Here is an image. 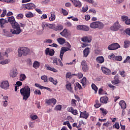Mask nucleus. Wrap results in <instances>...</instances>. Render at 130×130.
Segmentation results:
<instances>
[{"mask_svg":"<svg viewBox=\"0 0 130 130\" xmlns=\"http://www.w3.org/2000/svg\"><path fill=\"white\" fill-rule=\"evenodd\" d=\"M129 43H130V42L129 41H125L124 42V47L125 48H127V47H128V46H129Z\"/></svg>","mask_w":130,"mask_h":130,"instance_id":"obj_42","label":"nucleus"},{"mask_svg":"<svg viewBox=\"0 0 130 130\" xmlns=\"http://www.w3.org/2000/svg\"><path fill=\"white\" fill-rule=\"evenodd\" d=\"M45 103L48 105H55L56 104V100L55 99H51L49 100H46Z\"/></svg>","mask_w":130,"mask_h":130,"instance_id":"obj_12","label":"nucleus"},{"mask_svg":"<svg viewBox=\"0 0 130 130\" xmlns=\"http://www.w3.org/2000/svg\"><path fill=\"white\" fill-rule=\"evenodd\" d=\"M71 113H72V114L74 115H77V114H78V110L76 109L74 110L73 109V110H72V112H71Z\"/></svg>","mask_w":130,"mask_h":130,"instance_id":"obj_61","label":"nucleus"},{"mask_svg":"<svg viewBox=\"0 0 130 130\" xmlns=\"http://www.w3.org/2000/svg\"><path fill=\"white\" fill-rule=\"evenodd\" d=\"M81 68L84 73H87L89 71V66L87 63V61L85 60H82L81 63Z\"/></svg>","mask_w":130,"mask_h":130,"instance_id":"obj_4","label":"nucleus"},{"mask_svg":"<svg viewBox=\"0 0 130 130\" xmlns=\"http://www.w3.org/2000/svg\"><path fill=\"white\" fill-rule=\"evenodd\" d=\"M114 60H116V61H121L122 60V56H116L114 57Z\"/></svg>","mask_w":130,"mask_h":130,"instance_id":"obj_38","label":"nucleus"},{"mask_svg":"<svg viewBox=\"0 0 130 130\" xmlns=\"http://www.w3.org/2000/svg\"><path fill=\"white\" fill-rule=\"evenodd\" d=\"M34 94L36 95H41V91L39 89H36L34 91Z\"/></svg>","mask_w":130,"mask_h":130,"instance_id":"obj_53","label":"nucleus"},{"mask_svg":"<svg viewBox=\"0 0 130 130\" xmlns=\"http://www.w3.org/2000/svg\"><path fill=\"white\" fill-rule=\"evenodd\" d=\"M77 30H80L81 31H85L88 32L90 30V27L85 25H78L77 26Z\"/></svg>","mask_w":130,"mask_h":130,"instance_id":"obj_6","label":"nucleus"},{"mask_svg":"<svg viewBox=\"0 0 130 130\" xmlns=\"http://www.w3.org/2000/svg\"><path fill=\"white\" fill-rule=\"evenodd\" d=\"M91 88L92 90H94L95 94L97 93V91H98V87H97V86L95 85V84L92 83L91 84Z\"/></svg>","mask_w":130,"mask_h":130,"instance_id":"obj_33","label":"nucleus"},{"mask_svg":"<svg viewBox=\"0 0 130 130\" xmlns=\"http://www.w3.org/2000/svg\"><path fill=\"white\" fill-rule=\"evenodd\" d=\"M23 6L24 7V9L26 10H33L36 8V6L33 3H27L26 4H23Z\"/></svg>","mask_w":130,"mask_h":130,"instance_id":"obj_10","label":"nucleus"},{"mask_svg":"<svg viewBox=\"0 0 130 130\" xmlns=\"http://www.w3.org/2000/svg\"><path fill=\"white\" fill-rule=\"evenodd\" d=\"M12 27L13 29L10 30V32L12 34H16V35H19V34L23 32V30L21 29V26H20V24H19L18 22H15V23H13L12 25Z\"/></svg>","mask_w":130,"mask_h":130,"instance_id":"obj_2","label":"nucleus"},{"mask_svg":"<svg viewBox=\"0 0 130 130\" xmlns=\"http://www.w3.org/2000/svg\"><path fill=\"white\" fill-rule=\"evenodd\" d=\"M87 81V79L86 77H83L81 80V83L82 84V86H85L86 85V82Z\"/></svg>","mask_w":130,"mask_h":130,"instance_id":"obj_46","label":"nucleus"},{"mask_svg":"<svg viewBox=\"0 0 130 130\" xmlns=\"http://www.w3.org/2000/svg\"><path fill=\"white\" fill-rule=\"evenodd\" d=\"M41 80L44 81V83H47L48 82V79H47V76L46 75H44L41 77Z\"/></svg>","mask_w":130,"mask_h":130,"instance_id":"obj_40","label":"nucleus"},{"mask_svg":"<svg viewBox=\"0 0 130 130\" xmlns=\"http://www.w3.org/2000/svg\"><path fill=\"white\" fill-rule=\"evenodd\" d=\"M7 15V10L6 9H3V12L2 14L1 15V18H4Z\"/></svg>","mask_w":130,"mask_h":130,"instance_id":"obj_50","label":"nucleus"},{"mask_svg":"<svg viewBox=\"0 0 130 130\" xmlns=\"http://www.w3.org/2000/svg\"><path fill=\"white\" fill-rule=\"evenodd\" d=\"M9 75L11 78H16L18 75V71L16 69H12L10 71Z\"/></svg>","mask_w":130,"mask_h":130,"instance_id":"obj_13","label":"nucleus"},{"mask_svg":"<svg viewBox=\"0 0 130 130\" xmlns=\"http://www.w3.org/2000/svg\"><path fill=\"white\" fill-rule=\"evenodd\" d=\"M88 9H89V7H88V6H86L85 7H83L82 8L83 13H86V12L88 11Z\"/></svg>","mask_w":130,"mask_h":130,"instance_id":"obj_58","label":"nucleus"},{"mask_svg":"<svg viewBox=\"0 0 130 130\" xmlns=\"http://www.w3.org/2000/svg\"><path fill=\"white\" fill-rule=\"evenodd\" d=\"M108 101V96L105 95L104 97H102L100 98V102L101 103H104V104H107V102Z\"/></svg>","mask_w":130,"mask_h":130,"instance_id":"obj_22","label":"nucleus"},{"mask_svg":"<svg viewBox=\"0 0 130 130\" xmlns=\"http://www.w3.org/2000/svg\"><path fill=\"white\" fill-rule=\"evenodd\" d=\"M50 51V49H49V48H47L45 50L46 55H48Z\"/></svg>","mask_w":130,"mask_h":130,"instance_id":"obj_60","label":"nucleus"},{"mask_svg":"<svg viewBox=\"0 0 130 130\" xmlns=\"http://www.w3.org/2000/svg\"><path fill=\"white\" fill-rule=\"evenodd\" d=\"M90 48L87 47L86 48H85L84 50H83V57H87V56H88V55H89V53H90Z\"/></svg>","mask_w":130,"mask_h":130,"instance_id":"obj_23","label":"nucleus"},{"mask_svg":"<svg viewBox=\"0 0 130 130\" xmlns=\"http://www.w3.org/2000/svg\"><path fill=\"white\" fill-rule=\"evenodd\" d=\"M60 35H61L63 37H68L70 35V31L65 28L62 32H60Z\"/></svg>","mask_w":130,"mask_h":130,"instance_id":"obj_17","label":"nucleus"},{"mask_svg":"<svg viewBox=\"0 0 130 130\" xmlns=\"http://www.w3.org/2000/svg\"><path fill=\"white\" fill-rule=\"evenodd\" d=\"M31 119H32V120H36V119H37L38 118V116L36 115H31L30 116Z\"/></svg>","mask_w":130,"mask_h":130,"instance_id":"obj_57","label":"nucleus"},{"mask_svg":"<svg viewBox=\"0 0 130 130\" xmlns=\"http://www.w3.org/2000/svg\"><path fill=\"white\" fill-rule=\"evenodd\" d=\"M62 10V13L63 14L64 16H68L69 13L68 12V11H67V10L63 9H61Z\"/></svg>","mask_w":130,"mask_h":130,"instance_id":"obj_55","label":"nucleus"},{"mask_svg":"<svg viewBox=\"0 0 130 130\" xmlns=\"http://www.w3.org/2000/svg\"><path fill=\"white\" fill-rule=\"evenodd\" d=\"M56 110H61V105H58L55 107Z\"/></svg>","mask_w":130,"mask_h":130,"instance_id":"obj_63","label":"nucleus"},{"mask_svg":"<svg viewBox=\"0 0 130 130\" xmlns=\"http://www.w3.org/2000/svg\"><path fill=\"white\" fill-rule=\"evenodd\" d=\"M125 32L127 35H128L130 36V28H127L126 30H125Z\"/></svg>","mask_w":130,"mask_h":130,"instance_id":"obj_64","label":"nucleus"},{"mask_svg":"<svg viewBox=\"0 0 130 130\" xmlns=\"http://www.w3.org/2000/svg\"><path fill=\"white\" fill-rule=\"evenodd\" d=\"M44 43H52V41L51 39H46L44 41Z\"/></svg>","mask_w":130,"mask_h":130,"instance_id":"obj_59","label":"nucleus"},{"mask_svg":"<svg viewBox=\"0 0 130 130\" xmlns=\"http://www.w3.org/2000/svg\"><path fill=\"white\" fill-rule=\"evenodd\" d=\"M113 127H115V128H117V129H119L120 127L119 123L116 122L115 124L113 125Z\"/></svg>","mask_w":130,"mask_h":130,"instance_id":"obj_48","label":"nucleus"},{"mask_svg":"<svg viewBox=\"0 0 130 130\" xmlns=\"http://www.w3.org/2000/svg\"><path fill=\"white\" fill-rule=\"evenodd\" d=\"M77 77L78 79H82V78H83V73L81 72L78 73L77 74Z\"/></svg>","mask_w":130,"mask_h":130,"instance_id":"obj_62","label":"nucleus"},{"mask_svg":"<svg viewBox=\"0 0 130 130\" xmlns=\"http://www.w3.org/2000/svg\"><path fill=\"white\" fill-rule=\"evenodd\" d=\"M120 106L123 110H124L126 108V104L124 101H120L119 103Z\"/></svg>","mask_w":130,"mask_h":130,"instance_id":"obj_26","label":"nucleus"},{"mask_svg":"<svg viewBox=\"0 0 130 130\" xmlns=\"http://www.w3.org/2000/svg\"><path fill=\"white\" fill-rule=\"evenodd\" d=\"M8 21L10 23L12 26H13V24H15V23H17L15 20V17L14 16H11L8 17Z\"/></svg>","mask_w":130,"mask_h":130,"instance_id":"obj_24","label":"nucleus"},{"mask_svg":"<svg viewBox=\"0 0 130 130\" xmlns=\"http://www.w3.org/2000/svg\"><path fill=\"white\" fill-rule=\"evenodd\" d=\"M72 2L75 7L77 8H81L82 7V3L81 2L77 0H72Z\"/></svg>","mask_w":130,"mask_h":130,"instance_id":"obj_19","label":"nucleus"},{"mask_svg":"<svg viewBox=\"0 0 130 130\" xmlns=\"http://www.w3.org/2000/svg\"><path fill=\"white\" fill-rule=\"evenodd\" d=\"M28 126L29 127L33 128L35 126V124H34V122H29Z\"/></svg>","mask_w":130,"mask_h":130,"instance_id":"obj_54","label":"nucleus"},{"mask_svg":"<svg viewBox=\"0 0 130 130\" xmlns=\"http://www.w3.org/2000/svg\"><path fill=\"white\" fill-rule=\"evenodd\" d=\"M0 86L2 89H5V90H8V89H9V87H10V84L9 83V81L7 80L3 81L1 83Z\"/></svg>","mask_w":130,"mask_h":130,"instance_id":"obj_9","label":"nucleus"},{"mask_svg":"<svg viewBox=\"0 0 130 130\" xmlns=\"http://www.w3.org/2000/svg\"><path fill=\"white\" fill-rule=\"evenodd\" d=\"M18 56H19V57H21L22 55L26 56L27 54H29V52H30V50L26 47H22L18 49Z\"/></svg>","mask_w":130,"mask_h":130,"instance_id":"obj_3","label":"nucleus"},{"mask_svg":"<svg viewBox=\"0 0 130 130\" xmlns=\"http://www.w3.org/2000/svg\"><path fill=\"white\" fill-rule=\"evenodd\" d=\"M57 41L59 44H60L61 45H62L63 44H64L66 43V39L62 38H59L57 39Z\"/></svg>","mask_w":130,"mask_h":130,"instance_id":"obj_29","label":"nucleus"},{"mask_svg":"<svg viewBox=\"0 0 130 130\" xmlns=\"http://www.w3.org/2000/svg\"><path fill=\"white\" fill-rule=\"evenodd\" d=\"M24 17V15L22 14H19L17 15L16 16V18L18 19V20H21V19H22V18Z\"/></svg>","mask_w":130,"mask_h":130,"instance_id":"obj_51","label":"nucleus"},{"mask_svg":"<svg viewBox=\"0 0 130 130\" xmlns=\"http://www.w3.org/2000/svg\"><path fill=\"white\" fill-rule=\"evenodd\" d=\"M40 67V62L38 61H35L33 63V68L36 69H38Z\"/></svg>","mask_w":130,"mask_h":130,"instance_id":"obj_31","label":"nucleus"},{"mask_svg":"<svg viewBox=\"0 0 130 130\" xmlns=\"http://www.w3.org/2000/svg\"><path fill=\"white\" fill-rule=\"evenodd\" d=\"M53 63L54 64V66H58V67H63V64H62L60 59H57V58H55L53 59Z\"/></svg>","mask_w":130,"mask_h":130,"instance_id":"obj_11","label":"nucleus"},{"mask_svg":"<svg viewBox=\"0 0 130 130\" xmlns=\"http://www.w3.org/2000/svg\"><path fill=\"white\" fill-rule=\"evenodd\" d=\"M72 78V73L68 72L66 74V78L67 79H71Z\"/></svg>","mask_w":130,"mask_h":130,"instance_id":"obj_56","label":"nucleus"},{"mask_svg":"<svg viewBox=\"0 0 130 130\" xmlns=\"http://www.w3.org/2000/svg\"><path fill=\"white\" fill-rule=\"evenodd\" d=\"M120 28V25L118 21L114 23V24L111 26L110 29L112 31H118Z\"/></svg>","mask_w":130,"mask_h":130,"instance_id":"obj_7","label":"nucleus"},{"mask_svg":"<svg viewBox=\"0 0 130 130\" xmlns=\"http://www.w3.org/2000/svg\"><path fill=\"white\" fill-rule=\"evenodd\" d=\"M77 87L79 89V90H82V85H81V84H80V83H79L78 82L76 83V86L75 87V90H77Z\"/></svg>","mask_w":130,"mask_h":130,"instance_id":"obj_41","label":"nucleus"},{"mask_svg":"<svg viewBox=\"0 0 130 130\" xmlns=\"http://www.w3.org/2000/svg\"><path fill=\"white\" fill-rule=\"evenodd\" d=\"M62 29H63V26L58 25L54 28V30L55 31H60L61 30H62Z\"/></svg>","mask_w":130,"mask_h":130,"instance_id":"obj_37","label":"nucleus"},{"mask_svg":"<svg viewBox=\"0 0 130 130\" xmlns=\"http://www.w3.org/2000/svg\"><path fill=\"white\" fill-rule=\"evenodd\" d=\"M9 62H10V60L6 59L5 60L0 61V64H7V63H9Z\"/></svg>","mask_w":130,"mask_h":130,"instance_id":"obj_45","label":"nucleus"},{"mask_svg":"<svg viewBox=\"0 0 130 130\" xmlns=\"http://www.w3.org/2000/svg\"><path fill=\"white\" fill-rule=\"evenodd\" d=\"M89 27H90L91 29H97V21L90 23Z\"/></svg>","mask_w":130,"mask_h":130,"instance_id":"obj_30","label":"nucleus"},{"mask_svg":"<svg viewBox=\"0 0 130 130\" xmlns=\"http://www.w3.org/2000/svg\"><path fill=\"white\" fill-rule=\"evenodd\" d=\"M108 57L110 59H113V60H114L115 55H114L113 53H111L110 55H109Z\"/></svg>","mask_w":130,"mask_h":130,"instance_id":"obj_52","label":"nucleus"},{"mask_svg":"<svg viewBox=\"0 0 130 130\" xmlns=\"http://www.w3.org/2000/svg\"><path fill=\"white\" fill-rule=\"evenodd\" d=\"M102 71L105 75H109L111 74V71L107 68L102 67Z\"/></svg>","mask_w":130,"mask_h":130,"instance_id":"obj_16","label":"nucleus"},{"mask_svg":"<svg viewBox=\"0 0 130 130\" xmlns=\"http://www.w3.org/2000/svg\"><path fill=\"white\" fill-rule=\"evenodd\" d=\"M66 89L70 91L71 93H73V88H72V83L68 82L66 85Z\"/></svg>","mask_w":130,"mask_h":130,"instance_id":"obj_28","label":"nucleus"},{"mask_svg":"<svg viewBox=\"0 0 130 130\" xmlns=\"http://www.w3.org/2000/svg\"><path fill=\"white\" fill-rule=\"evenodd\" d=\"M100 109L102 112V113H103V115L104 116H105V115H106L107 113H108V111H107V110L104 108H101Z\"/></svg>","mask_w":130,"mask_h":130,"instance_id":"obj_36","label":"nucleus"},{"mask_svg":"<svg viewBox=\"0 0 130 130\" xmlns=\"http://www.w3.org/2000/svg\"><path fill=\"white\" fill-rule=\"evenodd\" d=\"M118 48H120V45L117 43L111 44L108 47L109 50H116V49H118Z\"/></svg>","mask_w":130,"mask_h":130,"instance_id":"obj_5","label":"nucleus"},{"mask_svg":"<svg viewBox=\"0 0 130 130\" xmlns=\"http://www.w3.org/2000/svg\"><path fill=\"white\" fill-rule=\"evenodd\" d=\"M104 28V24L101 21H97L96 29L102 30Z\"/></svg>","mask_w":130,"mask_h":130,"instance_id":"obj_21","label":"nucleus"},{"mask_svg":"<svg viewBox=\"0 0 130 130\" xmlns=\"http://www.w3.org/2000/svg\"><path fill=\"white\" fill-rule=\"evenodd\" d=\"M69 50L71 51V49L70 48L63 47L61 48L60 52V58L61 60H62V57L63 56V54H64V52H67V51H69Z\"/></svg>","mask_w":130,"mask_h":130,"instance_id":"obj_8","label":"nucleus"},{"mask_svg":"<svg viewBox=\"0 0 130 130\" xmlns=\"http://www.w3.org/2000/svg\"><path fill=\"white\" fill-rule=\"evenodd\" d=\"M35 87H37V88H39V89H41V90H43V87L41 85L38 84V83H35Z\"/></svg>","mask_w":130,"mask_h":130,"instance_id":"obj_47","label":"nucleus"},{"mask_svg":"<svg viewBox=\"0 0 130 130\" xmlns=\"http://www.w3.org/2000/svg\"><path fill=\"white\" fill-rule=\"evenodd\" d=\"M81 41L83 42H88V43H90V42L92 41V37L90 36L83 37L81 39Z\"/></svg>","mask_w":130,"mask_h":130,"instance_id":"obj_14","label":"nucleus"},{"mask_svg":"<svg viewBox=\"0 0 130 130\" xmlns=\"http://www.w3.org/2000/svg\"><path fill=\"white\" fill-rule=\"evenodd\" d=\"M6 23H8V22L7 21V20H6L4 18L0 19V24L1 25L2 28H3L4 27V25H5V24H6Z\"/></svg>","mask_w":130,"mask_h":130,"instance_id":"obj_32","label":"nucleus"},{"mask_svg":"<svg viewBox=\"0 0 130 130\" xmlns=\"http://www.w3.org/2000/svg\"><path fill=\"white\" fill-rule=\"evenodd\" d=\"M67 19H72V20H73V21H74L75 22H78V21H79V19H78V18L77 17H75L74 16H70V17H68L67 18Z\"/></svg>","mask_w":130,"mask_h":130,"instance_id":"obj_44","label":"nucleus"},{"mask_svg":"<svg viewBox=\"0 0 130 130\" xmlns=\"http://www.w3.org/2000/svg\"><path fill=\"white\" fill-rule=\"evenodd\" d=\"M121 19L124 22H125L126 25H130V19H128V17L127 16H122Z\"/></svg>","mask_w":130,"mask_h":130,"instance_id":"obj_20","label":"nucleus"},{"mask_svg":"<svg viewBox=\"0 0 130 130\" xmlns=\"http://www.w3.org/2000/svg\"><path fill=\"white\" fill-rule=\"evenodd\" d=\"M80 117L87 119L89 117V113H87L86 111L83 112H80Z\"/></svg>","mask_w":130,"mask_h":130,"instance_id":"obj_18","label":"nucleus"},{"mask_svg":"<svg viewBox=\"0 0 130 130\" xmlns=\"http://www.w3.org/2000/svg\"><path fill=\"white\" fill-rule=\"evenodd\" d=\"M54 20H55V15L54 13H52L49 17V21H54Z\"/></svg>","mask_w":130,"mask_h":130,"instance_id":"obj_43","label":"nucleus"},{"mask_svg":"<svg viewBox=\"0 0 130 130\" xmlns=\"http://www.w3.org/2000/svg\"><path fill=\"white\" fill-rule=\"evenodd\" d=\"M25 16L26 18H33V17H34V15L32 12H29L25 13Z\"/></svg>","mask_w":130,"mask_h":130,"instance_id":"obj_35","label":"nucleus"},{"mask_svg":"<svg viewBox=\"0 0 130 130\" xmlns=\"http://www.w3.org/2000/svg\"><path fill=\"white\" fill-rule=\"evenodd\" d=\"M20 94L21 96H23V100H27L28 98L30 97L31 94V90L28 86H25L24 87L20 89Z\"/></svg>","mask_w":130,"mask_h":130,"instance_id":"obj_1","label":"nucleus"},{"mask_svg":"<svg viewBox=\"0 0 130 130\" xmlns=\"http://www.w3.org/2000/svg\"><path fill=\"white\" fill-rule=\"evenodd\" d=\"M19 79H20V81H21V82H23V81H25V79H27V77H26V75L24 74H21Z\"/></svg>","mask_w":130,"mask_h":130,"instance_id":"obj_34","label":"nucleus"},{"mask_svg":"<svg viewBox=\"0 0 130 130\" xmlns=\"http://www.w3.org/2000/svg\"><path fill=\"white\" fill-rule=\"evenodd\" d=\"M54 52H55L54 50L51 49L48 55H49L50 56H53V55H54Z\"/></svg>","mask_w":130,"mask_h":130,"instance_id":"obj_49","label":"nucleus"},{"mask_svg":"<svg viewBox=\"0 0 130 130\" xmlns=\"http://www.w3.org/2000/svg\"><path fill=\"white\" fill-rule=\"evenodd\" d=\"M101 106V104L99 103V101L98 100H95V104L94 105V107L95 108H99Z\"/></svg>","mask_w":130,"mask_h":130,"instance_id":"obj_39","label":"nucleus"},{"mask_svg":"<svg viewBox=\"0 0 130 130\" xmlns=\"http://www.w3.org/2000/svg\"><path fill=\"white\" fill-rule=\"evenodd\" d=\"M45 68L48 71H51V72H53L54 73H57V70L53 68H51L48 64H46L45 65Z\"/></svg>","mask_w":130,"mask_h":130,"instance_id":"obj_25","label":"nucleus"},{"mask_svg":"<svg viewBox=\"0 0 130 130\" xmlns=\"http://www.w3.org/2000/svg\"><path fill=\"white\" fill-rule=\"evenodd\" d=\"M53 27V24H49L46 22H43L42 23V28L43 30H44L45 28H50V29L52 28Z\"/></svg>","mask_w":130,"mask_h":130,"instance_id":"obj_15","label":"nucleus"},{"mask_svg":"<svg viewBox=\"0 0 130 130\" xmlns=\"http://www.w3.org/2000/svg\"><path fill=\"white\" fill-rule=\"evenodd\" d=\"M96 60L99 63H103L104 62V57L102 56L97 57Z\"/></svg>","mask_w":130,"mask_h":130,"instance_id":"obj_27","label":"nucleus"}]
</instances>
